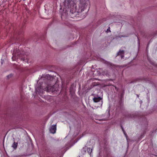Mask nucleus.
<instances>
[{"mask_svg": "<svg viewBox=\"0 0 157 157\" xmlns=\"http://www.w3.org/2000/svg\"><path fill=\"white\" fill-rule=\"evenodd\" d=\"M67 1L71 7L74 6L77 2L79 1V9L78 10H77L76 11L78 13H81L84 10L86 7L88 2V0H67Z\"/></svg>", "mask_w": 157, "mask_h": 157, "instance_id": "1", "label": "nucleus"}, {"mask_svg": "<svg viewBox=\"0 0 157 157\" xmlns=\"http://www.w3.org/2000/svg\"><path fill=\"white\" fill-rule=\"evenodd\" d=\"M21 140L18 136H16L13 138V143L12 145V147H17L18 146V144H20Z\"/></svg>", "mask_w": 157, "mask_h": 157, "instance_id": "2", "label": "nucleus"}, {"mask_svg": "<svg viewBox=\"0 0 157 157\" xmlns=\"http://www.w3.org/2000/svg\"><path fill=\"white\" fill-rule=\"evenodd\" d=\"M56 125H53L50 128L49 130L51 133L54 134L56 132Z\"/></svg>", "mask_w": 157, "mask_h": 157, "instance_id": "3", "label": "nucleus"}, {"mask_svg": "<svg viewBox=\"0 0 157 157\" xmlns=\"http://www.w3.org/2000/svg\"><path fill=\"white\" fill-rule=\"evenodd\" d=\"M102 99V98L100 97H94L93 98V100L94 102H97L100 101Z\"/></svg>", "mask_w": 157, "mask_h": 157, "instance_id": "4", "label": "nucleus"}, {"mask_svg": "<svg viewBox=\"0 0 157 157\" xmlns=\"http://www.w3.org/2000/svg\"><path fill=\"white\" fill-rule=\"evenodd\" d=\"M124 53V51L123 50H120L119 52L118 53V55H122V54H123Z\"/></svg>", "mask_w": 157, "mask_h": 157, "instance_id": "5", "label": "nucleus"}, {"mask_svg": "<svg viewBox=\"0 0 157 157\" xmlns=\"http://www.w3.org/2000/svg\"><path fill=\"white\" fill-rule=\"evenodd\" d=\"M92 149L91 148H88L87 150L88 151V153H90L92 151Z\"/></svg>", "mask_w": 157, "mask_h": 157, "instance_id": "6", "label": "nucleus"}, {"mask_svg": "<svg viewBox=\"0 0 157 157\" xmlns=\"http://www.w3.org/2000/svg\"><path fill=\"white\" fill-rule=\"evenodd\" d=\"M107 31H108L109 32H111L110 30V27H109L108 29H107Z\"/></svg>", "mask_w": 157, "mask_h": 157, "instance_id": "7", "label": "nucleus"}, {"mask_svg": "<svg viewBox=\"0 0 157 157\" xmlns=\"http://www.w3.org/2000/svg\"><path fill=\"white\" fill-rule=\"evenodd\" d=\"M121 128H122V131H123V132L124 133V132H125V131H124V130L123 128H122V127H121Z\"/></svg>", "mask_w": 157, "mask_h": 157, "instance_id": "8", "label": "nucleus"}, {"mask_svg": "<svg viewBox=\"0 0 157 157\" xmlns=\"http://www.w3.org/2000/svg\"><path fill=\"white\" fill-rule=\"evenodd\" d=\"M25 60V59H23V60Z\"/></svg>", "mask_w": 157, "mask_h": 157, "instance_id": "9", "label": "nucleus"}]
</instances>
